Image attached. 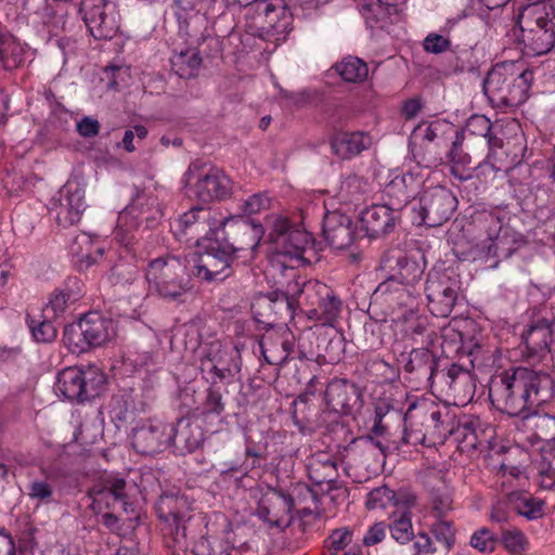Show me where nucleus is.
<instances>
[{
	"label": "nucleus",
	"instance_id": "f257e3e1",
	"mask_svg": "<svg viewBox=\"0 0 555 555\" xmlns=\"http://www.w3.org/2000/svg\"><path fill=\"white\" fill-rule=\"evenodd\" d=\"M554 393L550 374L522 366L503 372L489 387L492 404L509 416L527 417L530 410L550 401Z\"/></svg>",
	"mask_w": 555,
	"mask_h": 555
},
{
	"label": "nucleus",
	"instance_id": "f03ea898",
	"mask_svg": "<svg viewBox=\"0 0 555 555\" xmlns=\"http://www.w3.org/2000/svg\"><path fill=\"white\" fill-rule=\"evenodd\" d=\"M330 286L318 280L297 279L288 283L285 293L271 292L261 296L253 305L254 313L258 322L271 325L275 320L266 322L261 310H269L281 318L286 314L292 317L295 306H298L307 315V310L314 308L321 299H326L330 294Z\"/></svg>",
	"mask_w": 555,
	"mask_h": 555
},
{
	"label": "nucleus",
	"instance_id": "7ed1b4c3",
	"mask_svg": "<svg viewBox=\"0 0 555 555\" xmlns=\"http://www.w3.org/2000/svg\"><path fill=\"white\" fill-rule=\"evenodd\" d=\"M533 73L514 70L513 64H498L487 75L483 91L495 107L517 106L528 99Z\"/></svg>",
	"mask_w": 555,
	"mask_h": 555
},
{
	"label": "nucleus",
	"instance_id": "20e7f679",
	"mask_svg": "<svg viewBox=\"0 0 555 555\" xmlns=\"http://www.w3.org/2000/svg\"><path fill=\"white\" fill-rule=\"evenodd\" d=\"M145 279L151 289L164 299L182 301L191 288L185 261L175 255H165L149 262Z\"/></svg>",
	"mask_w": 555,
	"mask_h": 555
},
{
	"label": "nucleus",
	"instance_id": "39448f33",
	"mask_svg": "<svg viewBox=\"0 0 555 555\" xmlns=\"http://www.w3.org/2000/svg\"><path fill=\"white\" fill-rule=\"evenodd\" d=\"M221 230H211L197 238L201 254L194 266V274L205 281H222L231 274V264L237 256L223 245Z\"/></svg>",
	"mask_w": 555,
	"mask_h": 555
},
{
	"label": "nucleus",
	"instance_id": "423d86ee",
	"mask_svg": "<svg viewBox=\"0 0 555 555\" xmlns=\"http://www.w3.org/2000/svg\"><path fill=\"white\" fill-rule=\"evenodd\" d=\"M185 186L190 197L203 203L221 201L231 194L232 183L228 176L217 168L193 163L185 173Z\"/></svg>",
	"mask_w": 555,
	"mask_h": 555
},
{
	"label": "nucleus",
	"instance_id": "0eeeda50",
	"mask_svg": "<svg viewBox=\"0 0 555 555\" xmlns=\"http://www.w3.org/2000/svg\"><path fill=\"white\" fill-rule=\"evenodd\" d=\"M457 206L453 193L444 186L425 190L413 203L412 211L417 215L414 222L428 227H438L449 220Z\"/></svg>",
	"mask_w": 555,
	"mask_h": 555
},
{
	"label": "nucleus",
	"instance_id": "6e6552de",
	"mask_svg": "<svg viewBox=\"0 0 555 555\" xmlns=\"http://www.w3.org/2000/svg\"><path fill=\"white\" fill-rule=\"evenodd\" d=\"M199 370L211 385L232 378L241 371L238 351L223 348L219 341H214L201 349Z\"/></svg>",
	"mask_w": 555,
	"mask_h": 555
},
{
	"label": "nucleus",
	"instance_id": "1a4fd4ad",
	"mask_svg": "<svg viewBox=\"0 0 555 555\" xmlns=\"http://www.w3.org/2000/svg\"><path fill=\"white\" fill-rule=\"evenodd\" d=\"M276 254L289 260L309 262L305 254L312 249V237L307 231L293 227L287 218L276 217L269 234Z\"/></svg>",
	"mask_w": 555,
	"mask_h": 555
},
{
	"label": "nucleus",
	"instance_id": "9d476101",
	"mask_svg": "<svg viewBox=\"0 0 555 555\" xmlns=\"http://www.w3.org/2000/svg\"><path fill=\"white\" fill-rule=\"evenodd\" d=\"M218 230L223 231L220 234L221 241L225 247L232 249V254L237 256L240 251H254L264 233L260 222L241 218L222 219L218 222Z\"/></svg>",
	"mask_w": 555,
	"mask_h": 555
},
{
	"label": "nucleus",
	"instance_id": "9b49d317",
	"mask_svg": "<svg viewBox=\"0 0 555 555\" xmlns=\"http://www.w3.org/2000/svg\"><path fill=\"white\" fill-rule=\"evenodd\" d=\"M460 291V281L440 271L427 275L425 292L430 312L438 318H447L452 312Z\"/></svg>",
	"mask_w": 555,
	"mask_h": 555
},
{
	"label": "nucleus",
	"instance_id": "f8f14e48",
	"mask_svg": "<svg viewBox=\"0 0 555 555\" xmlns=\"http://www.w3.org/2000/svg\"><path fill=\"white\" fill-rule=\"evenodd\" d=\"M294 499L282 490L269 488L260 498L256 511L259 519L271 528L284 530L293 521Z\"/></svg>",
	"mask_w": 555,
	"mask_h": 555
},
{
	"label": "nucleus",
	"instance_id": "ddd939ff",
	"mask_svg": "<svg viewBox=\"0 0 555 555\" xmlns=\"http://www.w3.org/2000/svg\"><path fill=\"white\" fill-rule=\"evenodd\" d=\"M78 15L95 39H112L118 30L113 13H107L105 0H76Z\"/></svg>",
	"mask_w": 555,
	"mask_h": 555
},
{
	"label": "nucleus",
	"instance_id": "4468645a",
	"mask_svg": "<svg viewBox=\"0 0 555 555\" xmlns=\"http://www.w3.org/2000/svg\"><path fill=\"white\" fill-rule=\"evenodd\" d=\"M75 333L81 336V345L78 341L75 345L78 352H82L87 347L101 346L111 340L115 336L114 322L99 311H89L79 317Z\"/></svg>",
	"mask_w": 555,
	"mask_h": 555
},
{
	"label": "nucleus",
	"instance_id": "2eb2a0df",
	"mask_svg": "<svg viewBox=\"0 0 555 555\" xmlns=\"http://www.w3.org/2000/svg\"><path fill=\"white\" fill-rule=\"evenodd\" d=\"M327 408L339 415H351L362 406L360 388L346 378L332 379L325 389Z\"/></svg>",
	"mask_w": 555,
	"mask_h": 555
},
{
	"label": "nucleus",
	"instance_id": "dca6fc26",
	"mask_svg": "<svg viewBox=\"0 0 555 555\" xmlns=\"http://www.w3.org/2000/svg\"><path fill=\"white\" fill-rule=\"evenodd\" d=\"M322 233L327 244L335 249H347L359 238L351 217L339 210L324 215Z\"/></svg>",
	"mask_w": 555,
	"mask_h": 555
},
{
	"label": "nucleus",
	"instance_id": "f3484780",
	"mask_svg": "<svg viewBox=\"0 0 555 555\" xmlns=\"http://www.w3.org/2000/svg\"><path fill=\"white\" fill-rule=\"evenodd\" d=\"M217 38L206 36L195 48H188L175 53L171 59L172 70L183 79L196 77L203 63V56H209L207 49L218 48Z\"/></svg>",
	"mask_w": 555,
	"mask_h": 555
},
{
	"label": "nucleus",
	"instance_id": "a211bd4d",
	"mask_svg": "<svg viewBox=\"0 0 555 555\" xmlns=\"http://www.w3.org/2000/svg\"><path fill=\"white\" fill-rule=\"evenodd\" d=\"M127 481L117 476H107L99 485L92 487L89 495L93 503L104 504L106 508L114 509L120 505L125 513L132 512V504L128 501Z\"/></svg>",
	"mask_w": 555,
	"mask_h": 555
},
{
	"label": "nucleus",
	"instance_id": "6ab92c4d",
	"mask_svg": "<svg viewBox=\"0 0 555 555\" xmlns=\"http://www.w3.org/2000/svg\"><path fill=\"white\" fill-rule=\"evenodd\" d=\"M435 383L441 391H449L454 398L462 400L470 398L475 389L470 372L455 363L450 364L449 367L440 369Z\"/></svg>",
	"mask_w": 555,
	"mask_h": 555
},
{
	"label": "nucleus",
	"instance_id": "aec40b11",
	"mask_svg": "<svg viewBox=\"0 0 555 555\" xmlns=\"http://www.w3.org/2000/svg\"><path fill=\"white\" fill-rule=\"evenodd\" d=\"M169 444V425L163 423L144 425L132 435V446L141 454H154Z\"/></svg>",
	"mask_w": 555,
	"mask_h": 555
},
{
	"label": "nucleus",
	"instance_id": "412c9836",
	"mask_svg": "<svg viewBox=\"0 0 555 555\" xmlns=\"http://www.w3.org/2000/svg\"><path fill=\"white\" fill-rule=\"evenodd\" d=\"M389 205H373L361 212L360 223L365 235L378 237L391 232L398 217Z\"/></svg>",
	"mask_w": 555,
	"mask_h": 555
},
{
	"label": "nucleus",
	"instance_id": "4be33fe9",
	"mask_svg": "<svg viewBox=\"0 0 555 555\" xmlns=\"http://www.w3.org/2000/svg\"><path fill=\"white\" fill-rule=\"evenodd\" d=\"M384 264L391 271L393 279L406 288L416 284L422 279L425 270L424 263L406 257L401 251L386 255Z\"/></svg>",
	"mask_w": 555,
	"mask_h": 555
},
{
	"label": "nucleus",
	"instance_id": "5701e85b",
	"mask_svg": "<svg viewBox=\"0 0 555 555\" xmlns=\"http://www.w3.org/2000/svg\"><path fill=\"white\" fill-rule=\"evenodd\" d=\"M555 318L552 321L541 319L522 334L524 345L530 358H544L550 352Z\"/></svg>",
	"mask_w": 555,
	"mask_h": 555
},
{
	"label": "nucleus",
	"instance_id": "b1692460",
	"mask_svg": "<svg viewBox=\"0 0 555 555\" xmlns=\"http://www.w3.org/2000/svg\"><path fill=\"white\" fill-rule=\"evenodd\" d=\"M404 371L410 374H415L417 378H425L431 384L435 383L437 374L440 370L441 363L429 348H412L411 352L404 357Z\"/></svg>",
	"mask_w": 555,
	"mask_h": 555
},
{
	"label": "nucleus",
	"instance_id": "393cba45",
	"mask_svg": "<svg viewBox=\"0 0 555 555\" xmlns=\"http://www.w3.org/2000/svg\"><path fill=\"white\" fill-rule=\"evenodd\" d=\"M72 389L77 387L76 400L83 403L100 396L105 376L94 366L86 370L72 367Z\"/></svg>",
	"mask_w": 555,
	"mask_h": 555
},
{
	"label": "nucleus",
	"instance_id": "a878e982",
	"mask_svg": "<svg viewBox=\"0 0 555 555\" xmlns=\"http://www.w3.org/2000/svg\"><path fill=\"white\" fill-rule=\"evenodd\" d=\"M170 444L181 452H193L204 441L202 427L190 418H179L176 426L169 425Z\"/></svg>",
	"mask_w": 555,
	"mask_h": 555
},
{
	"label": "nucleus",
	"instance_id": "bb28decb",
	"mask_svg": "<svg viewBox=\"0 0 555 555\" xmlns=\"http://www.w3.org/2000/svg\"><path fill=\"white\" fill-rule=\"evenodd\" d=\"M520 39L528 54L541 55L547 53L555 43V24L519 26Z\"/></svg>",
	"mask_w": 555,
	"mask_h": 555
},
{
	"label": "nucleus",
	"instance_id": "cd10ccee",
	"mask_svg": "<svg viewBox=\"0 0 555 555\" xmlns=\"http://www.w3.org/2000/svg\"><path fill=\"white\" fill-rule=\"evenodd\" d=\"M209 209L194 207L180 216L176 221V228L183 234L188 232L203 237L207 232L217 230L218 222Z\"/></svg>",
	"mask_w": 555,
	"mask_h": 555
},
{
	"label": "nucleus",
	"instance_id": "c85d7f7f",
	"mask_svg": "<svg viewBox=\"0 0 555 555\" xmlns=\"http://www.w3.org/2000/svg\"><path fill=\"white\" fill-rule=\"evenodd\" d=\"M229 5L247 7L254 4L259 17H263L262 28L275 33H283L286 29L287 22L285 17L280 18L281 14H285L284 8L266 0H227Z\"/></svg>",
	"mask_w": 555,
	"mask_h": 555
},
{
	"label": "nucleus",
	"instance_id": "c756f323",
	"mask_svg": "<svg viewBox=\"0 0 555 555\" xmlns=\"http://www.w3.org/2000/svg\"><path fill=\"white\" fill-rule=\"evenodd\" d=\"M372 140L365 132H339L331 140L332 151L343 159H349L370 147Z\"/></svg>",
	"mask_w": 555,
	"mask_h": 555
},
{
	"label": "nucleus",
	"instance_id": "7c9ffc66",
	"mask_svg": "<svg viewBox=\"0 0 555 555\" xmlns=\"http://www.w3.org/2000/svg\"><path fill=\"white\" fill-rule=\"evenodd\" d=\"M555 24V9L547 0H528L518 16V25L533 27L535 25Z\"/></svg>",
	"mask_w": 555,
	"mask_h": 555
},
{
	"label": "nucleus",
	"instance_id": "2f4dec72",
	"mask_svg": "<svg viewBox=\"0 0 555 555\" xmlns=\"http://www.w3.org/2000/svg\"><path fill=\"white\" fill-rule=\"evenodd\" d=\"M155 508L158 517L165 522L185 521L190 509L186 499L177 493L163 494Z\"/></svg>",
	"mask_w": 555,
	"mask_h": 555
},
{
	"label": "nucleus",
	"instance_id": "473e14b6",
	"mask_svg": "<svg viewBox=\"0 0 555 555\" xmlns=\"http://www.w3.org/2000/svg\"><path fill=\"white\" fill-rule=\"evenodd\" d=\"M413 184L414 181L411 176L393 178L385 188V195L389 198L386 205H389L393 211H399L405 207L411 198H414Z\"/></svg>",
	"mask_w": 555,
	"mask_h": 555
},
{
	"label": "nucleus",
	"instance_id": "72a5a7b5",
	"mask_svg": "<svg viewBox=\"0 0 555 555\" xmlns=\"http://www.w3.org/2000/svg\"><path fill=\"white\" fill-rule=\"evenodd\" d=\"M452 418L448 411L442 413L439 409L433 408L422 413V426L429 435V444H435L437 440L442 441L452 434V427L449 421Z\"/></svg>",
	"mask_w": 555,
	"mask_h": 555
},
{
	"label": "nucleus",
	"instance_id": "f704fd0d",
	"mask_svg": "<svg viewBox=\"0 0 555 555\" xmlns=\"http://www.w3.org/2000/svg\"><path fill=\"white\" fill-rule=\"evenodd\" d=\"M506 501L513 511L529 520L539 519L544 515L543 501L528 492L512 491L506 495Z\"/></svg>",
	"mask_w": 555,
	"mask_h": 555
},
{
	"label": "nucleus",
	"instance_id": "c9c22d12",
	"mask_svg": "<svg viewBox=\"0 0 555 555\" xmlns=\"http://www.w3.org/2000/svg\"><path fill=\"white\" fill-rule=\"evenodd\" d=\"M341 311V301L331 289L327 298L321 299L314 308L307 310L310 320L319 321L323 325H333Z\"/></svg>",
	"mask_w": 555,
	"mask_h": 555
},
{
	"label": "nucleus",
	"instance_id": "e433bc0d",
	"mask_svg": "<svg viewBox=\"0 0 555 555\" xmlns=\"http://www.w3.org/2000/svg\"><path fill=\"white\" fill-rule=\"evenodd\" d=\"M223 537L203 538L195 546V555H231L234 543L231 539L232 529L229 525Z\"/></svg>",
	"mask_w": 555,
	"mask_h": 555
},
{
	"label": "nucleus",
	"instance_id": "4c0bfd02",
	"mask_svg": "<svg viewBox=\"0 0 555 555\" xmlns=\"http://www.w3.org/2000/svg\"><path fill=\"white\" fill-rule=\"evenodd\" d=\"M335 72L343 80L352 83H360L369 76L367 64L357 56H346L334 65Z\"/></svg>",
	"mask_w": 555,
	"mask_h": 555
},
{
	"label": "nucleus",
	"instance_id": "58836bf2",
	"mask_svg": "<svg viewBox=\"0 0 555 555\" xmlns=\"http://www.w3.org/2000/svg\"><path fill=\"white\" fill-rule=\"evenodd\" d=\"M406 337L412 340L413 348H429L437 337L436 332L428 326L426 318L417 317L405 328Z\"/></svg>",
	"mask_w": 555,
	"mask_h": 555
},
{
	"label": "nucleus",
	"instance_id": "ea45409f",
	"mask_svg": "<svg viewBox=\"0 0 555 555\" xmlns=\"http://www.w3.org/2000/svg\"><path fill=\"white\" fill-rule=\"evenodd\" d=\"M24 61L23 48L11 37L0 38V65L11 70Z\"/></svg>",
	"mask_w": 555,
	"mask_h": 555
},
{
	"label": "nucleus",
	"instance_id": "a19ab883",
	"mask_svg": "<svg viewBox=\"0 0 555 555\" xmlns=\"http://www.w3.org/2000/svg\"><path fill=\"white\" fill-rule=\"evenodd\" d=\"M366 192L367 182L357 175H350L341 182L338 195L341 201L356 203L361 201Z\"/></svg>",
	"mask_w": 555,
	"mask_h": 555
},
{
	"label": "nucleus",
	"instance_id": "79ce46f5",
	"mask_svg": "<svg viewBox=\"0 0 555 555\" xmlns=\"http://www.w3.org/2000/svg\"><path fill=\"white\" fill-rule=\"evenodd\" d=\"M376 296H386L391 301H397L399 305H408V299H411V289L402 286L393 276H390L380 283L375 289Z\"/></svg>",
	"mask_w": 555,
	"mask_h": 555
},
{
	"label": "nucleus",
	"instance_id": "37998d69",
	"mask_svg": "<svg viewBox=\"0 0 555 555\" xmlns=\"http://www.w3.org/2000/svg\"><path fill=\"white\" fill-rule=\"evenodd\" d=\"M430 533L447 550L452 548L455 544L456 528L453 520L448 517L435 518L430 525Z\"/></svg>",
	"mask_w": 555,
	"mask_h": 555
},
{
	"label": "nucleus",
	"instance_id": "c03bdc74",
	"mask_svg": "<svg viewBox=\"0 0 555 555\" xmlns=\"http://www.w3.org/2000/svg\"><path fill=\"white\" fill-rule=\"evenodd\" d=\"M353 540V530L349 527H340L332 530L324 541V555H336L344 551Z\"/></svg>",
	"mask_w": 555,
	"mask_h": 555
},
{
	"label": "nucleus",
	"instance_id": "a18cd8bd",
	"mask_svg": "<svg viewBox=\"0 0 555 555\" xmlns=\"http://www.w3.org/2000/svg\"><path fill=\"white\" fill-rule=\"evenodd\" d=\"M537 469L540 486L544 489H553L555 487V451L543 450Z\"/></svg>",
	"mask_w": 555,
	"mask_h": 555
},
{
	"label": "nucleus",
	"instance_id": "49530a36",
	"mask_svg": "<svg viewBox=\"0 0 555 555\" xmlns=\"http://www.w3.org/2000/svg\"><path fill=\"white\" fill-rule=\"evenodd\" d=\"M166 545L175 551H186L188 539L185 521L166 522Z\"/></svg>",
	"mask_w": 555,
	"mask_h": 555
},
{
	"label": "nucleus",
	"instance_id": "de8ad7c7",
	"mask_svg": "<svg viewBox=\"0 0 555 555\" xmlns=\"http://www.w3.org/2000/svg\"><path fill=\"white\" fill-rule=\"evenodd\" d=\"M453 511L452 494L448 489H435L431 491V512L434 518L448 517Z\"/></svg>",
	"mask_w": 555,
	"mask_h": 555
},
{
	"label": "nucleus",
	"instance_id": "09e8293b",
	"mask_svg": "<svg viewBox=\"0 0 555 555\" xmlns=\"http://www.w3.org/2000/svg\"><path fill=\"white\" fill-rule=\"evenodd\" d=\"M272 199L267 192H259L248 196L240 206L244 216L261 214L271 207Z\"/></svg>",
	"mask_w": 555,
	"mask_h": 555
},
{
	"label": "nucleus",
	"instance_id": "8fccbe9b",
	"mask_svg": "<svg viewBox=\"0 0 555 555\" xmlns=\"http://www.w3.org/2000/svg\"><path fill=\"white\" fill-rule=\"evenodd\" d=\"M534 435L539 440L553 442L555 449V416L550 414L535 415L533 418Z\"/></svg>",
	"mask_w": 555,
	"mask_h": 555
},
{
	"label": "nucleus",
	"instance_id": "3c124183",
	"mask_svg": "<svg viewBox=\"0 0 555 555\" xmlns=\"http://www.w3.org/2000/svg\"><path fill=\"white\" fill-rule=\"evenodd\" d=\"M405 428L404 434L402 436V440L404 443H409L412 446L417 444H429V435L426 429L415 428V424L413 422V415L406 413L404 417Z\"/></svg>",
	"mask_w": 555,
	"mask_h": 555
},
{
	"label": "nucleus",
	"instance_id": "603ef678",
	"mask_svg": "<svg viewBox=\"0 0 555 555\" xmlns=\"http://www.w3.org/2000/svg\"><path fill=\"white\" fill-rule=\"evenodd\" d=\"M390 532L395 540L406 543L413 538L412 521L409 512H403L390 526Z\"/></svg>",
	"mask_w": 555,
	"mask_h": 555
},
{
	"label": "nucleus",
	"instance_id": "864d4df0",
	"mask_svg": "<svg viewBox=\"0 0 555 555\" xmlns=\"http://www.w3.org/2000/svg\"><path fill=\"white\" fill-rule=\"evenodd\" d=\"M496 541L495 534L490 529L482 527L472 534L469 543L474 548L486 553L494 550Z\"/></svg>",
	"mask_w": 555,
	"mask_h": 555
},
{
	"label": "nucleus",
	"instance_id": "5fc2aeb1",
	"mask_svg": "<svg viewBox=\"0 0 555 555\" xmlns=\"http://www.w3.org/2000/svg\"><path fill=\"white\" fill-rule=\"evenodd\" d=\"M502 542L504 547L514 554H520L526 551L528 540L518 529L504 530L502 533Z\"/></svg>",
	"mask_w": 555,
	"mask_h": 555
},
{
	"label": "nucleus",
	"instance_id": "6e6d98bb",
	"mask_svg": "<svg viewBox=\"0 0 555 555\" xmlns=\"http://www.w3.org/2000/svg\"><path fill=\"white\" fill-rule=\"evenodd\" d=\"M203 409L205 414L220 415L224 412L225 403L223 396L215 385L210 384V387L207 389Z\"/></svg>",
	"mask_w": 555,
	"mask_h": 555
},
{
	"label": "nucleus",
	"instance_id": "4d7b16f0",
	"mask_svg": "<svg viewBox=\"0 0 555 555\" xmlns=\"http://www.w3.org/2000/svg\"><path fill=\"white\" fill-rule=\"evenodd\" d=\"M112 279L115 285L125 287L140 281V274L135 267L119 264L113 268Z\"/></svg>",
	"mask_w": 555,
	"mask_h": 555
},
{
	"label": "nucleus",
	"instance_id": "13d9d810",
	"mask_svg": "<svg viewBox=\"0 0 555 555\" xmlns=\"http://www.w3.org/2000/svg\"><path fill=\"white\" fill-rule=\"evenodd\" d=\"M51 318H44L41 322L30 320L29 327L37 341L49 343L56 337V328L50 321Z\"/></svg>",
	"mask_w": 555,
	"mask_h": 555
},
{
	"label": "nucleus",
	"instance_id": "bf43d9fd",
	"mask_svg": "<svg viewBox=\"0 0 555 555\" xmlns=\"http://www.w3.org/2000/svg\"><path fill=\"white\" fill-rule=\"evenodd\" d=\"M393 496V491L387 486L375 488L367 494L366 506L369 509L385 508Z\"/></svg>",
	"mask_w": 555,
	"mask_h": 555
},
{
	"label": "nucleus",
	"instance_id": "052dcab7",
	"mask_svg": "<svg viewBox=\"0 0 555 555\" xmlns=\"http://www.w3.org/2000/svg\"><path fill=\"white\" fill-rule=\"evenodd\" d=\"M67 307V294L64 292H54L49 302L43 308L44 318H56L64 313Z\"/></svg>",
	"mask_w": 555,
	"mask_h": 555
},
{
	"label": "nucleus",
	"instance_id": "680f3d73",
	"mask_svg": "<svg viewBox=\"0 0 555 555\" xmlns=\"http://www.w3.org/2000/svg\"><path fill=\"white\" fill-rule=\"evenodd\" d=\"M450 47L451 41L449 38L435 33L428 34L423 41L424 50L433 54L443 53L448 51Z\"/></svg>",
	"mask_w": 555,
	"mask_h": 555
},
{
	"label": "nucleus",
	"instance_id": "e2e57ef3",
	"mask_svg": "<svg viewBox=\"0 0 555 555\" xmlns=\"http://www.w3.org/2000/svg\"><path fill=\"white\" fill-rule=\"evenodd\" d=\"M493 126L485 115H473L466 122V131L474 135L486 137L490 134Z\"/></svg>",
	"mask_w": 555,
	"mask_h": 555
},
{
	"label": "nucleus",
	"instance_id": "0e129e2a",
	"mask_svg": "<svg viewBox=\"0 0 555 555\" xmlns=\"http://www.w3.org/2000/svg\"><path fill=\"white\" fill-rule=\"evenodd\" d=\"M103 78L102 80L107 81V88L111 90H117L119 87L120 80H124V76L127 75V69L114 65L107 66L103 69Z\"/></svg>",
	"mask_w": 555,
	"mask_h": 555
},
{
	"label": "nucleus",
	"instance_id": "69168bd1",
	"mask_svg": "<svg viewBox=\"0 0 555 555\" xmlns=\"http://www.w3.org/2000/svg\"><path fill=\"white\" fill-rule=\"evenodd\" d=\"M76 129L81 137L92 138L99 133L100 124L96 119L85 116L80 121L77 122Z\"/></svg>",
	"mask_w": 555,
	"mask_h": 555
},
{
	"label": "nucleus",
	"instance_id": "338daca9",
	"mask_svg": "<svg viewBox=\"0 0 555 555\" xmlns=\"http://www.w3.org/2000/svg\"><path fill=\"white\" fill-rule=\"evenodd\" d=\"M415 555H431L435 552V546L431 538L426 532H420L414 542Z\"/></svg>",
	"mask_w": 555,
	"mask_h": 555
},
{
	"label": "nucleus",
	"instance_id": "774afa93",
	"mask_svg": "<svg viewBox=\"0 0 555 555\" xmlns=\"http://www.w3.org/2000/svg\"><path fill=\"white\" fill-rule=\"evenodd\" d=\"M385 538V525L383 522L374 524L370 527L363 537V544L366 546L375 545Z\"/></svg>",
	"mask_w": 555,
	"mask_h": 555
}]
</instances>
